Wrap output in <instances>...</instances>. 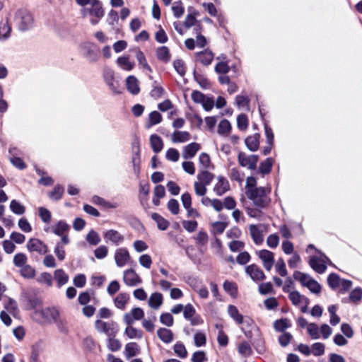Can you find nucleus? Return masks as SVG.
Masks as SVG:
<instances>
[{
  "instance_id": "nucleus-1",
  "label": "nucleus",
  "mask_w": 362,
  "mask_h": 362,
  "mask_svg": "<svg viewBox=\"0 0 362 362\" xmlns=\"http://www.w3.org/2000/svg\"><path fill=\"white\" fill-rule=\"evenodd\" d=\"M75 1L78 5L84 7L81 10V14L83 17H89L90 22L92 25L98 24L101 18L104 16V11L98 0Z\"/></svg>"
},
{
  "instance_id": "nucleus-2",
  "label": "nucleus",
  "mask_w": 362,
  "mask_h": 362,
  "mask_svg": "<svg viewBox=\"0 0 362 362\" xmlns=\"http://www.w3.org/2000/svg\"><path fill=\"white\" fill-rule=\"evenodd\" d=\"M271 192L270 187H259L257 189L246 191V195L250 199L253 205L257 208H266L270 202L271 199L269 195Z\"/></svg>"
},
{
  "instance_id": "nucleus-3",
  "label": "nucleus",
  "mask_w": 362,
  "mask_h": 362,
  "mask_svg": "<svg viewBox=\"0 0 362 362\" xmlns=\"http://www.w3.org/2000/svg\"><path fill=\"white\" fill-rule=\"evenodd\" d=\"M33 319L39 324L46 325L54 323L59 317V310L53 307L35 310L33 315Z\"/></svg>"
},
{
  "instance_id": "nucleus-4",
  "label": "nucleus",
  "mask_w": 362,
  "mask_h": 362,
  "mask_svg": "<svg viewBox=\"0 0 362 362\" xmlns=\"http://www.w3.org/2000/svg\"><path fill=\"white\" fill-rule=\"evenodd\" d=\"M14 22L20 30H27L33 26L34 20L28 11L20 9L15 14Z\"/></svg>"
},
{
  "instance_id": "nucleus-5",
  "label": "nucleus",
  "mask_w": 362,
  "mask_h": 362,
  "mask_svg": "<svg viewBox=\"0 0 362 362\" xmlns=\"http://www.w3.org/2000/svg\"><path fill=\"white\" fill-rule=\"evenodd\" d=\"M249 231L255 244L259 245L264 242V236L267 233V226L251 224L249 226Z\"/></svg>"
},
{
  "instance_id": "nucleus-6",
  "label": "nucleus",
  "mask_w": 362,
  "mask_h": 362,
  "mask_svg": "<svg viewBox=\"0 0 362 362\" xmlns=\"http://www.w3.org/2000/svg\"><path fill=\"white\" fill-rule=\"evenodd\" d=\"M95 329L98 332L105 333L107 337L110 336H116L118 332L117 325L114 322H103L96 320Z\"/></svg>"
},
{
  "instance_id": "nucleus-7",
  "label": "nucleus",
  "mask_w": 362,
  "mask_h": 362,
  "mask_svg": "<svg viewBox=\"0 0 362 362\" xmlns=\"http://www.w3.org/2000/svg\"><path fill=\"white\" fill-rule=\"evenodd\" d=\"M258 160L259 157L257 155H247L244 152H240L238 156V161L240 165L250 170L256 169Z\"/></svg>"
},
{
  "instance_id": "nucleus-8",
  "label": "nucleus",
  "mask_w": 362,
  "mask_h": 362,
  "mask_svg": "<svg viewBox=\"0 0 362 362\" xmlns=\"http://www.w3.org/2000/svg\"><path fill=\"white\" fill-rule=\"evenodd\" d=\"M131 255L126 247H118L114 253V259L118 267H124L131 261Z\"/></svg>"
},
{
  "instance_id": "nucleus-9",
  "label": "nucleus",
  "mask_w": 362,
  "mask_h": 362,
  "mask_svg": "<svg viewBox=\"0 0 362 362\" xmlns=\"http://www.w3.org/2000/svg\"><path fill=\"white\" fill-rule=\"evenodd\" d=\"M103 238L106 243L115 245H119L124 241V235L115 229H109L105 231Z\"/></svg>"
},
{
  "instance_id": "nucleus-10",
  "label": "nucleus",
  "mask_w": 362,
  "mask_h": 362,
  "mask_svg": "<svg viewBox=\"0 0 362 362\" xmlns=\"http://www.w3.org/2000/svg\"><path fill=\"white\" fill-rule=\"evenodd\" d=\"M266 270L270 271L274 263V255L268 250H260L256 252Z\"/></svg>"
},
{
  "instance_id": "nucleus-11",
  "label": "nucleus",
  "mask_w": 362,
  "mask_h": 362,
  "mask_svg": "<svg viewBox=\"0 0 362 362\" xmlns=\"http://www.w3.org/2000/svg\"><path fill=\"white\" fill-rule=\"evenodd\" d=\"M27 249L40 255H45L49 251L48 246L37 238H30L27 243Z\"/></svg>"
},
{
  "instance_id": "nucleus-12",
  "label": "nucleus",
  "mask_w": 362,
  "mask_h": 362,
  "mask_svg": "<svg viewBox=\"0 0 362 362\" xmlns=\"http://www.w3.org/2000/svg\"><path fill=\"white\" fill-rule=\"evenodd\" d=\"M328 258L321 254L320 257H311L309 260V264L315 272L322 274L327 269L326 262Z\"/></svg>"
},
{
  "instance_id": "nucleus-13",
  "label": "nucleus",
  "mask_w": 362,
  "mask_h": 362,
  "mask_svg": "<svg viewBox=\"0 0 362 362\" xmlns=\"http://www.w3.org/2000/svg\"><path fill=\"white\" fill-rule=\"evenodd\" d=\"M289 299L293 305L300 308L302 313L307 312L308 300L305 297L301 296L298 291H291L289 293Z\"/></svg>"
},
{
  "instance_id": "nucleus-14",
  "label": "nucleus",
  "mask_w": 362,
  "mask_h": 362,
  "mask_svg": "<svg viewBox=\"0 0 362 362\" xmlns=\"http://www.w3.org/2000/svg\"><path fill=\"white\" fill-rule=\"evenodd\" d=\"M123 281L129 286H136L142 281L140 276L133 269H129L124 272Z\"/></svg>"
},
{
  "instance_id": "nucleus-15",
  "label": "nucleus",
  "mask_w": 362,
  "mask_h": 362,
  "mask_svg": "<svg viewBox=\"0 0 362 362\" xmlns=\"http://www.w3.org/2000/svg\"><path fill=\"white\" fill-rule=\"evenodd\" d=\"M144 312L140 308H134L127 313L123 316V321L125 324H133L136 320H140L144 318Z\"/></svg>"
},
{
  "instance_id": "nucleus-16",
  "label": "nucleus",
  "mask_w": 362,
  "mask_h": 362,
  "mask_svg": "<svg viewBox=\"0 0 362 362\" xmlns=\"http://www.w3.org/2000/svg\"><path fill=\"white\" fill-rule=\"evenodd\" d=\"M230 189V185L228 181L223 176H218L216 178L213 191L217 196H221Z\"/></svg>"
},
{
  "instance_id": "nucleus-17",
  "label": "nucleus",
  "mask_w": 362,
  "mask_h": 362,
  "mask_svg": "<svg viewBox=\"0 0 362 362\" xmlns=\"http://www.w3.org/2000/svg\"><path fill=\"white\" fill-rule=\"evenodd\" d=\"M246 273L253 281H259L265 279V275L260 267L256 264H250L245 269Z\"/></svg>"
},
{
  "instance_id": "nucleus-18",
  "label": "nucleus",
  "mask_w": 362,
  "mask_h": 362,
  "mask_svg": "<svg viewBox=\"0 0 362 362\" xmlns=\"http://www.w3.org/2000/svg\"><path fill=\"white\" fill-rule=\"evenodd\" d=\"M69 243V238L68 236H63L60 242H58L54 247V252L57 258L62 261L65 259L66 252L64 247Z\"/></svg>"
},
{
  "instance_id": "nucleus-19",
  "label": "nucleus",
  "mask_w": 362,
  "mask_h": 362,
  "mask_svg": "<svg viewBox=\"0 0 362 362\" xmlns=\"http://www.w3.org/2000/svg\"><path fill=\"white\" fill-rule=\"evenodd\" d=\"M140 352V346L136 342H129L126 344L123 351L124 356L127 359L132 358L139 355Z\"/></svg>"
},
{
  "instance_id": "nucleus-20",
  "label": "nucleus",
  "mask_w": 362,
  "mask_h": 362,
  "mask_svg": "<svg viewBox=\"0 0 362 362\" xmlns=\"http://www.w3.org/2000/svg\"><path fill=\"white\" fill-rule=\"evenodd\" d=\"M200 148V144L196 142L186 145L182 150V158L186 160L192 158Z\"/></svg>"
},
{
  "instance_id": "nucleus-21",
  "label": "nucleus",
  "mask_w": 362,
  "mask_h": 362,
  "mask_svg": "<svg viewBox=\"0 0 362 362\" xmlns=\"http://www.w3.org/2000/svg\"><path fill=\"white\" fill-rule=\"evenodd\" d=\"M133 324H126L124 334L129 339H141L143 337L142 330L132 326Z\"/></svg>"
},
{
  "instance_id": "nucleus-22",
  "label": "nucleus",
  "mask_w": 362,
  "mask_h": 362,
  "mask_svg": "<svg viewBox=\"0 0 362 362\" xmlns=\"http://www.w3.org/2000/svg\"><path fill=\"white\" fill-rule=\"evenodd\" d=\"M127 90L133 95H137L140 91L139 83L134 76H129L126 79Z\"/></svg>"
},
{
  "instance_id": "nucleus-23",
  "label": "nucleus",
  "mask_w": 362,
  "mask_h": 362,
  "mask_svg": "<svg viewBox=\"0 0 362 362\" xmlns=\"http://www.w3.org/2000/svg\"><path fill=\"white\" fill-rule=\"evenodd\" d=\"M259 138L260 135L259 134H255L253 135L247 136L245 143L247 148L251 151H256L259 146Z\"/></svg>"
},
{
  "instance_id": "nucleus-24",
  "label": "nucleus",
  "mask_w": 362,
  "mask_h": 362,
  "mask_svg": "<svg viewBox=\"0 0 362 362\" xmlns=\"http://www.w3.org/2000/svg\"><path fill=\"white\" fill-rule=\"evenodd\" d=\"M190 139V134L186 131H175L171 135V141L173 143H185Z\"/></svg>"
},
{
  "instance_id": "nucleus-25",
  "label": "nucleus",
  "mask_w": 362,
  "mask_h": 362,
  "mask_svg": "<svg viewBox=\"0 0 362 362\" xmlns=\"http://www.w3.org/2000/svg\"><path fill=\"white\" fill-rule=\"evenodd\" d=\"M163 295L160 293H153L148 299V305L152 309L158 310L163 304Z\"/></svg>"
},
{
  "instance_id": "nucleus-26",
  "label": "nucleus",
  "mask_w": 362,
  "mask_h": 362,
  "mask_svg": "<svg viewBox=\"0 0 362 362\" xmlns=\"http://www.w3.org/2000/svg\"><path fill=\"white\" fill-rule=\"evenodd\" d=\"M157 335L158 338L165 344L171 343L174 339L172 331L163 327L159 328L157 330Z\"/></svg>"
},
{
  "instance_id": "nucleus-27",
  "label": "nucleus",
  "mask_w": 362,
  "mask_h": 362,
  "mask_svg": "<svg viewBox=\"0 0 362 362\" xmlns=\"http://www.w3.org/2000/svg\"><path fill=\"white\" fill-rule=\"evenodd\" d=\"M196 57L197 61L204 65L210 64L214 59L213 53L209 49L197 53Z\"/></svg>"
},
{
  "instance_id": "nucleus-28",
  "label": "nucleus",
  "mask_w": 362,
  "mask_h": 362,
  "mask_svg": "<svg viewBox=\"0 0 362 362\" xmlns=\"http://www.w3.org/2000/svg\"><path fill=\"white\" fill-rule=\"evenodd\" d=\"M117 64L123 70L131 71L134 67V62L130 60L129 56H122L117 59Z\"/></svg>"
},
{
  "instance_id": "nucleus-29",
  "label": "nucleus",
  "mask_w": 362,
  "mask_h": 362,
  "mask_svg": "<svg viewBox=\"0 0 362 362\" xmlns=\"http://www.w3.org/2000/svg\"><path fill=\"white\" fill-rule=\"evenodd\" d=\"M69 229V225L63 221H59L52 227V231L58 236H68L65 233Z\"/></svg>"
},
{
  "instance_id": "nucleus-30",
  "label": "nucleus",
  "mask_w": 362,
  "mask_h": 362,
  "mask_svg": "<svg viewBox=\"0 0 362 362\" xmlns=\"http://www.w3.org/2000/svg\"><path fill=\"white\" fill-rule=\"evenodd\" d=\"M129 300V295L124 293H119L115 298L114 303L115 305L120 309L124 310L126 308V305Z\"/></svg>"
},
{
  "instance_id": "nucleus-31",
  "label": "nucleus",
  "mask_w": 362,
  "mask_h": 362,
  "mask_svg": "<svg viewBox=\"0 0 362 362\" xmlns=\"http://www.w3.org/2000/svg\"><path fill=\"white\" fill-rule=\"evenodd\" d=\"M231 129L230 122L228 119H223L218 124V133L220 135L227 136L230 134Z\"/></svg>"
},
{
  "instance_id": "nucleus-32",
  "label": "nucleus",
  "mask_w": 362,
  "mask_h": 362,
  "mask_svg": "<svg viewBox=\"0 0 362 362\" xmlns=\"http://www.w3.org/2000/svg\"><path fill=\"white\" fill-rule=\"evenodd\" d=\"M214 177V176L211 173H210L207 170H204V171L199 173L197 175V180L199 181V182L205 185L206 186H208L213 180Z\"/></svg>"
},
{
  "instance_id": "nucleus-33",
  "label": "nucleus",
  "mask_w": 362,
  "mask_h": 362,
  "mask_svg": "<svg viewBox=\"0 0 362 362\" xmlns=\"http://www.w3.org/2000/svg\"><path fill=\"white\" fill-rule=\"evenodd\" d=\"M156 55L159 60L167 63L170 59L169 49L165 46L160 47L156 50Z\"/></svg>"
},
{
  "instance_id": "nucleus-34",
  "label": "nucleus",
  "mask_w": 362,
  "mask_h": 362,
  "mask_svg": "<svg viewBox=\"0 0 362 362\" xmlns=\"http://www.w3.org/2000/svg\"><path fill=\"white\" fill-rule=\"evenodd\" d=\"M150 142L153 150L156 153L160 152L163 147V143L162 139L158 135L153 134L150 137Z\"/></svg>"
},
{
  "instance_id": "nucleus-35",
  "label": "nucleus",
  "mask_w": 362,
  "mask_h": 362,
  "mask_svg": "<svg viewBox=\"0 0 362 362\" xmlns=\"http://www.w3.org/2000/svg\"><path fill=\"white\" fill-rule=\"evenodd\" d=\"M293 278L296 281H298L302 284V286L305 287H306L307 285L310 283V281H311V280L313 279V278L308 274L303 273L299 271H296L293 273Z\"/></svg>"
},
{
  "instance_id": "nucleus-36",
  "label": "nucleus",
  "mask_w": 362,
  "mask_h": 362,
  "mask_svg": "<svg viewBox=\"0 0 362 362\" xmlns=\"http://www.w3.org/2000/svg\"><path fill=\"white\" fill-rule=\"evenodd\" d=\"M151 218L153 219L160 230H165L169 226V222L157 213H153Z\"/></svg>"
},
{
  "instance_id": "nucleus-37",
  "label": "nucleus",
  "mask_w": 362,
  "mask_h": 362,
  "mask_svg": "<svg viewBox=\"0 0 362 362\" xmlns=\"http://www.w3.org/2000/svg\"><path fill=\"white\" fill-rule=\"evenodd\" d=\"M54 276L57 281L59 286L66 284L69 281L68 274H66L65 272L62 269L55 270Z\"/></svg>"
},
{
  "instance_id": "nucleus-38",
  "label": "nucleus",
  "mask_w": 362,
  "mask_h": 362,
  "mask_svg": "<svg viewBox=\"0 0 362 362\" xmlns=\"http://www.w3.org/2000/svg\"><path fill=\"white\" fill-rule=\"evenodd\" d=\"M27 262L28 257L25 253L18 252L13 257V263L16 267L21 268L27 264Z\"/></svg>"
},
{
  "instance_id": "nucleus-39",
  "label": "nucleus",
  "mask_w": 362,
  "mask_h": 362,
  "mask_svg": "<svg viewBox=\"0 0 362 362\" xmlns=\"http://www.w3.org/2000/svg\"><path fill=\"white\" fill-rule=\"evenodd\" d=\"M136 57L138 60L139 64L141 66L142 69H146L150 72L152 71L151 68L150 67L147 62L144 54L139 49L136 50Z\"/></svg>"
},
{
  "instance_id": "nucleus-40",
  "label": "nucleus",
  "mask_w": 362,
  "mask_h": 362,
  "mask_svg": "<svg viewBox=\"0 0 362 362\" xmlns=\"http://www.w3.org/2000/svg\"><path fill=\"white\" fill-rule=\"evenodd\" d=\"M20 273L22 276L26 279H33L35 276V269L29 264L21 267Z\"/></svg>"
},
{
  "instance_id": "nucleus-41",
  "label": "nucleus",
  "mask_w": 362,
  "mask_h": 362,
  "mask_svg": "<svg viewBox=\"0 0 362 362\" xmlns=\"http://www.w3.org/2000/svg\"><path fill=\"white\" fill-rule=\"evenodd\" d=\"M229 315L238 324L243 322V317L239 313L237 308L234 305H229L228 308Z\"/></svg>"
},
{
  "instance_id": "nucleus-42",
  "label": "nucleus",
  "mask_w": 362,
  "mask_h": 362,
  "mask_svg": "<svg viewBox=\"0 0 362 362\" xmlns=\"http://www.w3.org/2000/svg\"><path fill=\"white\" fill-rule=\"evenodd\" d=\"M107 347L112 351H117L121 349L122 344L119 339L115 338V336H110L107 339Z\"/></svg>"
},
{
  "instance_id": "nucleus-43",
  "label": "nucleus",
  "mask_w": 362,
  "mask_h": 362,
  "mask_svg": "<svg viewBox=\"0 0 362 362\" xmlns=\"http://www.w3.org/2000/svg\"><path fill=\"white\" fill-rule=\"evenodd\" d=\"M10 209L14 214L17 215H22L25 211V207L19 202L13 199L11 202Z\"/></svg>"
},
{
  "instance_id": "nucleus-44",
  "label": "nucleus",
  "mask_w": 362,
  "mask_h": 362,
  "mask_svg": "<svg viewBox=\"0 0 362 362\" xmlns=\"http://www.w3.org/2000/svg\"><path fill=\"white\" fill-rule=\"evenodd\" d=\"M325 352V346L321 342L314 343L311 346V354L315 356H322Z\"/></svg>"
},
{
  "instance_id": "nucleus-45",
  "label": "nucleus",
  "mask_w": 362,
  "mask_h": 362,
  "mask_svg": "<svg viewBox=\"0 0 362 362\" xmlns=\"http://www.w3.org/2000/svg\"><path fill=\"white\" fill-rule=\"evenodd\" d=\"M11 27L6 21L0 25V40H6L11 35Z\"/></svg>"
},
{
  "instance_id": "nucleus-46",
  "label": "nucleus",
  "mask_w": 362,
  "mask_h": 362,
  "mask_svg": "<svg viewBox=\"0 0 362 362\" xmlns=\"http://www.w3.org/2000/svg\"><path fill=\"white\" fill-rule=\"evenodd\" d=\"M327 282L332 288L338 289L340 288L341 279L336 274H331L327 278Z\"/></svg>"
},
{
  "instance_id": "nucleus-47",
  "label": "nucleus",
  "mask_w": 362,
  "mask_h": 362,
  "mask_svg": "<svg viewBox=\"0 0 362 362\" xmlns=\"http://www.w3.org/2000/svg\"><path fill=\"white\" fill-rule=\"evenodd\" d=\"M274 163V160L272 158H268L259 165V172L262 174H268Z\"/></svg>"
},
{
  "instance_id": "nucleus-48",
  "label": "nucleus",
  "mask_w": 362,
  "mask_h": 362,
  "mask_svg": "<svg viewBox=\"0 0 362 362\" xmlns=\"http://www.w3.org/2000/svg\"><path fill=\"white\" fill-rule=\"evenodd\" d=\"M307 331L313 339H317L320 338L319 327L315 323H310L308 325Z\"/></svg>"
},
{
  "instance_id": "nucleus-49",
  "label": "nucleus",
  "mask_w": 362,
  "mask_h": 362,
  "mask_svg": "<svg viewBox=\"0 0 362 362\" xmlns=\"http://www.w3.org/2000/svg\"><path fill=\"white\" fill-rule=\"evenodd\" d=\"M173 350L176 355L181 358H185L187 356V351L185 345L181 342H177L174 345Z\"/></svg>"
},
{
  "instance_id": "nucleus-50",
  "label": "nucleus",
  "mask_w": 362,
  "mask_h": 362,
  "mask_svg": "<svg viewBox=\"0 0 362 362\" xmlns=\"http://www.w3.org/2000/svg\"><path fill=\"white\" fill-rule=\"evenodd\" d=\"M228 223L223 221H216L211 224V231L214 234H221L226 228Z\"/></svg>"
},
{
  "instance_id": "nucleus-51",
  "label": "nucleus",
  "mask_w": 362,
  "mask_h": 362,
  "mask_svg": "<svg viewBox=\"0 0 362 362\" xmlns=\"http://www.w3.org/2000/svg\"><path fill=\"white\" fill-rule=\"evenodd\" d=\"M223 288L231 296L235 297L237 296V285L235 283L226 281L223 284Z\"/></svg>"
},
{
  "instance_id": "nucleus-52",
  "label": "nucleus",
  "mask_w": 362,
  "mask_h": 362,
  "mask_svg": "<svg viewBox=\"0 0 362 362\" xmlns=\"http://www.w3.org/2000/svg\"><path fill=\"white\" fill-rule=\"evenodd\" d=\"M41 303H42V301L38 298H35V297L28 298L25 300V308L28 310H33V309L37 310V308L39 305H40Z\"/></svg>"
},
{
  "instance_id": "nucleus-53",
  "label": "nucleus",
  "mask_w": 362,
  "mask_h": 362,
  "mask_svg": "<svg viewBox=\"0 0 362 362\" xmlns=\"http://www.w3.org/2000/svg\"><path fill=\"white\" fill-rule=\"evenodd\" d=\"M139 262L141 267L148 269L151 268L153 261L149 255L144 254L139 257Z\"/></svg>"
},
{
  "instance_id": "nucleus-54",
  "label": "nucleus",
  "mask_w": 362,
  "mask_h": 362,
  "mask_svg": "<svg viewBox=\"0 0 362 362\" xmlns=\"http://www.w3.org/2000/svg\"><path fill=\"white\" fill-rule=\"evenodd\" d=\"M162 120V116L161 115L157 112L153 111L150 113L149 115V122L147 124V127L149 128L152 127L153 125L157 124L160 123Z\"/></svg>"
},
{
  "instance_id": "nucleus-55",
  "label": "nucleus",
  "mask_w": 362,
  "mask_h": 362,
  "mask_svg": "<svg viewBox=\"0 0 362 362\" xmlns=\"http://www.w3.org/2000/svg\"><path fill=\"white\" fill-rule=\"evenodd\" d=\"M194 344L197 347L203 346L206 343V337L204 333L197 332L194 336Z\"/></svg>"
},
{
  "instance_id": "nucleus-56",
  "label": "nucleus",
  "mask_w": 362,
  "mask_h": 362,
  "mask_svg": "<svg viewBox=\"0 0 362 362\" xmlns=\"http://www.w3.org/2000/svg\"><path fill=\"white\" fill-rule=\"evenodd\" d=\"M279 241L280 239L277 234H270L267 238V245L269 247L274 249L279 245Z\"/></svg>"
},
{
  "instance_id": "nucleus-57",
  "label": "nucleus",
  "mask_w": 362,
  "mask_h": 362,
  "mask_svg": "<svg viewBox=\"0 0 362 362\" xmlns=\"http://www.w3.org/2000/svg\"><path fill=\"white\" fill-rule=\"evenodd\" d=\"M37 281L40 284H46L48 286H51L52 285V277L51 274L47 272L40 274L37 277Z\"/></svg>"
},
{
  "instance_id": "nucleus-58",
  "label": "nucleus",
  "mask_w": 362,
  "mask_h": 362,
  "mask_svg": "<svg viewBox=\"0 0 362 362\" xmlns=\"http://www.w3.org/2000/svg\"><path fill=\"white\" fill-rule=\"evenodd\" d=\"M86 240L89 244L96 245L100 242V238L97 232L90 230L86 236Z\"/></svg>"
},
{
  "instance_id": "nucleus-59",
  "label": "nucleus",
  "mask_w": 362,
  "mask_h": 362,
  "mask_svg": "<svg viewBox=\"0 0 362 362\" xmlns=\"http://www.w3.org/2000/svg\"><path fill=\"white\" fill-rule=\"evenodd\" d=\"M205 185L199 182V181H195L194 183V192L197 196L204 197L207 192V189Z\"/></svg>"
},
{
  "instance_id": "nucleus-60",
  "label": "nucleus",
  "mask_w": 362,
  "mask_h": 362,
  "mask_svg": "<svg viewBox=\"0 0 362 362\" xmlns=\"http://www.w3.org/2000/svg\"><path fill=\"white\" fill-rule=\"evenodd\" d=\"M290 322L286 319H281L275 321L274 324V329L278 332H282L290 327Z\"/></svg>"
},
{
  "instance_id": "nucleus-61",
  "label": "nucleus",
  "mask_w": 362,
  "mask_h": 362,
  "mask_svg": "<svg viewBox=\"0 0 362 362\" xmlns=\"http://www.w3.org/2000/svg\"><path fill=\"white\" fill-rule=\"evenodd\" d=\"M244 207H245L247 214L252 218H259L262 215L261 210L263 208H257L256 206L254 208V207L247 206H245V205H244Z\"/></svg>"
},
{
  "instance_id": "nucleus-62",
  "label": "nucleus",
  "mask_w": 362,
  "mask_h": 362,
  "mask_svg": "<svg viewBox=\"0 0 362 362\" xmlns=\"http://www.w3.org/2000/svg\"><path fill=\"white\" fill-rule=\"evenodd\" d=\"M237 126L241 131H245L248 127V119L245 115H240L237 117Z\"/></svg>"
},
{
  "instance_id": "nucleus-63",
  "label": "nucleus",
  "mask_w": 362,
  "mask_h": 362,
  "mask_svg": "<svg viewBox=\"0 0 362 362\" xmlns=\"http://www.w3.org/2000/svg\"><path fill=\"white\" fill-rule=\"evenodd\" d=\"M38 212H39V216L43 222L47 223L51 221L52 214L48 209H47L44 207H40L38 209Z\"/></svg>"
},
{
  "instance_id": "nucleus-64",
  "label": "nucleus",
  "mask_w": 362,
  "mask_h": 362,
  "mask_svg": "<svg viewBox=\"0 0 362 362\" xmlns=\"http://www.w3.org/2000/svg\"><path fill=\"white\" fill-rule=\"evenodd\" d=\"M160 321L162 324L171 327L174 323L173 317L170 313H165L160 315Z\"/></svg>"
}]
</instances>
